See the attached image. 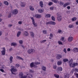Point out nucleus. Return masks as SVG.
Instances as JSON below:
<instances>
[{"label":"nucleus","mask_w":78,"mask_h":78,"mask_svg":"<svg viewBox=\"0 0 78 78\" xmlns=\"http://www.w3.org/2000/svg\"><path fill=\"white\" fill-rule=\"evenodd\" d=\"M31 19L32 20V23L33 25H34V27H37V24H36V23H35V21L34 20V18L33 17H31Z\"/></svg>","instance_id":"obj_5"},{"label":"nucleus","mask_w":78,"mask_h":78,"mask_svg":"<svg viewBox=\"0 0 78 78\" xmlns=\"http://www.w3.org/2000/svg\"><path fill=\"white\" fill-rule=\"evenodd\" d=\"M46 25H48V24H49V25H51V21L46 22Z\"/></svg>","instance_id":"obj_48"},{"label":"nucleus","mask_w":78,"mask_h":78,"mask_svg":"<svg viewBox=\"0 0 78 78\" xmlns=\"http://www.w3.org/2000/svg\"><path fill=\"white\" fill-rule=\"evenodd\" d=\"M46 68L45 66H43L42 67V69L44 71H46Z\"/></svg>","instance_id":"obj_33"},{"label":"nucleus","mask_w":78,"mask_h":78,"mask_svg":"<svg viewBox=\"0 0 78 78\" xmlns=\"http://www.w3.org/2000/svg\"><path fill=\"white\" fill-rule=\"evenodd\" d=\"M19 42L20 44H23V41L22 40H20L19 41Z\"/></svg>","instance_id":"obj_42"},{"label":"nucleus","mask_w":78,"mask_h":78,"mask_svg":"<svg viewBox=\"0 0 78 78\" xmlns=\"http://www.w3.org/2000/svg\"><path fill=\"white\" fill-rule=\"evenodd\" d=\"M63 61L64 62H68V61H69V59L67 58H64L63 59Z\"/></svg>","instance_id":"obj_31"},{"label":"nucleus","mask_w":78,"mask_h":78,"mask_svg":"<svg viewBox=\"0 0 78 78\" xmlns=\"http://www.w3.org/2000/svg\"><path fill=\"white\" fill-rule=\"evenodd\" d=\"M46 41H47V40H43L42 41H40L41 43H44V42H46Z\"/></svg>","instance_id":"obj_43"},{"label":"nucleus","mask_w":78,"mask_h":78,"mask_svg":"<svg viewBox=\"0 0 78 78\" xmlns=\"http://www.w3.org/2000/svg\"><path fill=\"white\" fill-rule=\"evenodd\" d=\"M70 50H71L70 48H68L67 49L68 51H70Z\"/></svg>","instance_id":"obj_62"},{"label":"nucleus","mask_w":78,"mask_h":78,"mask_svg":"<svg viewBox=\"0 0 78 78\" xmlns=\"http://www.w3.org/2000/svg\"><path fill=\"white\" fill-rule=\"evenodd\" d=\"M73 51L74 53H78V48H75L73 49Z\"/></svg>","instance_id":"obj_11"},{"label":"nucleus","mask_w":78,"mask_h":78,"mask_svg":"<svg viewBox=\"0 0 78 78\" xmlns=\"http://www.w3.org/2000/svg\"><path fill=\"white\" fill-rule=\"evenodd\" d=\"M54 76L56 78H59V76L56 74H54Z\"/></svg>","instance_id":"obj_26"},{"label":"nucleus","mask_w":78,"mask_h":78,"mask_svg":"<svg viewBox=\"0 0 78 78\" xmlns=\"http://www.w3.org/2000/svg\"><path fill=\"white\" fill-rule=\"evenodd\" d=\"M2 48L3 50H2L1 51L2 55H5V51H6V49H5V48L3 47Z\"/></svg>","instance_id":"obj_8"},{"label":"nucleus","mask_w":78,"mask_h":78,"mask_svg":"<svg viewBox=\"0 0 78 78\" xmlns=\"http://www.w3.org/2000/svg\"><path fill=\"white\" fill-rule=\"evenodd\" d=\"M67 9H70V6H68L67 7Z\"/></svg>","instance_id":"obj_57"},{"label":"nucleus","mask_w":78,"mask_h":78,"mask_svg":"<svg viewBox=\"0 0 78 78\" xmlns=\"http://www.w3.org/2000/svg\"><path fill=\"white\" fill-rule=\"evenodd\" d=\"M72 62H73V59L71 58L70 60H69V65L70 64H72Z\"/></svg>","instance_id":"obj_35"},{"label":"nucleus","mask_w":78,"mask_h":78,"mask_svg":"<svg viewBox=\"0 0 78 78\" xmlns=\"http://www.w3.org/2000/svg\"><path fill=\"white\" fill-rule=\"evenodd\" d=\"M44 9H38V11L40 13H42L44 12Z\"/></svg>","instance_id":"obj_18"},{"label":"nucleus","mask_w":78,"mask_h":78,"mask_svg":"<svg viewBox=\"0 0 78 78\" xmlns=\"http://www.w3.org/2000/svg\"><path fill=\"white\" fill-rule=\"evenodd\" d=\"M27 52L29 54L33 53L35 52V50L34 49H29L28 50Z\"/></svg>","instance_id":"obj_7"},{"label":"nucleus","mask_w":78,"mask_h":78,"mask_svg":"<svg viewBox=\"0 0 78 78\" xmlns=\"http://www.w3.org/2000/svg\"><path fill=\"white\" fill-rule=\"evenodd\" d=\"M11 67H12V68L11 69V73H12V74H14L13 72H16L17 69H16V67H15L14 66H11Z\"/></svg>","instance_id":"obj_2"},{"label":"nucleus","mask_w":78,"mask_h":78,"mask_svg":"<svg viewBox=\"0 0 78 78\" xmlns=\"http://www.w3.org/2000/svg\"><path fill=\"white\" fill-rule=\"evenodd\" d=\"M17 43L15 42H12L11 44V46H14V47H16V46H17Z\"/></svg>","instance_id":"obj_20"},{"label":"nucleus","mask_w":78,"mask_h":78,"mask_svg":"<svg viewBox=\"0 0 78 78\" xmlns=\"http://www.w3.org/2000/svg\"><path fill=\"white\" fill-rule=\"evenodd\" d=\"M23 76V73H22V72H21L19 74V76L20 78H27V76Z\"/></svg>","instance_id":"obj_6"},{"label":"nucleus","mask_w":78,"mask_h":78,"mask_svg":"<svg viewBox=\"0 0 78 78\" xmlns=\"http://www.w3.org/2000/svg\"><path fill=\"white\" fill-rule=\"evenodd\" d=\"M19 66H20V65H19V64H16V65L15 66V67H17V68L18 67H19Z\"/></svg>","instance_id":"obj_50"},{"label":"nucleus","mask_w":78,"mask_h":78,"mask_svg":"<svg viewBox=\"0 0 78 78\" xmlns=\"http://www.w3.org/2000/svg\"><path fill=\"white\" fill-rule=\"evenodd\" d=\"M18 23L19 24H21L22 23V21H19L18 22Z\"/></svg>","instance_id":"obj_60"},{"label":"nucleus","mask_w":78,"mask_h":78,"mask_svg":"<svg viewBox=\"0 0 78 78\" xmlns=\"http://www.w3.org/2000/svg\"><path fill=\"white\" fill-rule=\"evenodd\" d=\"M64 5V2H62V1H61L60 2V5H61V6H62V5Z\"/></svg>","instance_id":"obj_46"},{"label":"nucleus","mask_w":78,"mask_h":78,"mask_svg":"<svg viewBox=\"0 0 78 78\" xmlns=\"http://www.w3.org/2000/svg\"><path fill=\"white\" fill-rule=\"evenodd\" d=\"M75 70L76 71V72H77L78 73V69H75Z\"/></svg>","instance_id":"obj_59"},{"label":"nucleus","mask_w":78,"mask_h":78,"mask_svg":"<svg viewBox=\"0 0 78 78\" xmlns=\"http://www.w3.org/2000/svg\"><path fill=\"white\" fill-rule=\"evenodd\" d=\"M41 64V63L39 62H35V64H36V65H38V64Z\"/></svg>","instance_id":"obj_47"},{"label":"nucleus","mask_w":78,"mask_h":78,"mask_svg":"<svg viewBox=\"0 0 78 78\" xmlns=\"http://www.w3.org/2000/svg\"><path fill=\"white\" fill-rule=\"evenodd\" d=\"M68 27L69 28H72L73 27V25H69Z\"/></svg>","instance_id":"obj_40"},{"label":"nucleus","mask_w":78,"mask_h":78,"mask_svg":"<svg viewBox=\"0 0 78 78\" xmlns=\"http://www.w3.org/2000/svg\"><path fill=\"white\" fill-rule=\"evenodd\" d=\"M64 39H65V38H64V37H62V38L60 39V40L62 41H64Z\"/></svg>","instance_id":"obj_45"},{"label":"nucleus","mask_w":78,"mask_h":78,"mask_svg":"<svg viewBox=\"0 0 78 78\" xmlns=\"http://www.w3.org/2000/svg\"><path fill=\"white\" fill-rule=\"evenodd\" d=\"M2 31H0V36H2Z\"/></svg>","instance_id":"obj_61"},{"label":"nucleus","mask_w":78,"mask_h":78,"mask_svg":"<svg viewBox=\"0 0 78 78\" xmlns=\"http://www.w3.org/2000/svg\"><path fill=\"white\" fill-rule=\"evenodd\" d=\"M12 48H10V49H9V51H11V50H12Z\"/></svg>","instance_id":"obj_63"},{"label":"nucleus","mask_w":78,"mask_h":78,"mask_svg":"<svg viewBox=\"0 0 78 78\" xmlns=\"http://www.w3.org/2000/svg\"><path fill=\"white\" fill-rule=\"evenodd\" d=\"M16 58L17 59H20L21 60H22L23 61V58L19 56H16Z\"/></svg>","instance_id":"obj_28"},{"label":"nucleus","mask_w":78,"mask_h":78,"mask_svg":"<svg viewBox=\"0 0 78 78\" xmlns=\"http://www.w3.org/2000/svg\"><path fill=\"white\" fill-rule=\"evenodd\" d=\"M29 7L30 10H31V11H34V8H33V6L30 5Z\"/></svg>","instance_id":"obj_32"},{"label":"nucleus","mask_w":78,"mask_h":78,"mask_svg":"<svg viewBox=\"0 0 78 78\" xmlns=\"http://www.w3.org/2000/svg\"><path fill=\"white\" fill-rule=\"evenodd\" d=\"M70 67L72 68L73 67H75V66H78V63L77 62L73 63V64L72 63V64H70L69 65Z\"/></svg>","instance_id":"obj_4"},{"label":"nucleus","mask_w":78,"mask_h":78,"mask_svg":"<svg viewBox=\"0 0 78 78\" xmlns=\"http://www.w3.org/2000/svg\"><path fill=\"white\" fill-rule=\"evenodd\" d=\"M51 1L55 3H59V1L58 0H51Z\"/></svg>","instance_id":"obj_22"},{"label":"nucleus","mask_w":78,"mask_h":78,"mask_svg":"<svg viewBox=\"0 0 78 78\" xmlns=\"http://www.w3.org/2000/svg\"><path fill=\"white\" fill-rule=\"evenodd\" d=\"M50 10H53L54 8L53 7H51L50 8Z\"/></svg>","instance_id":"obj_54"},{"label":"nucleus","mask_w":78,"mask_h":78,"mask_svg":"<svg viewBox=\"0 0 78 78\" xmlns=\"http://www.w3.org/2000/svg\"><path fill=\"white\" fill-rule=\"evenodd\" d=\"M56 58L58 59H60L62 58V56L60 54H57L56 56Z\"/></svg>","instance_id":"obj_10"},{"label":"nucleus","mask_w":78,"mask_h":78,"mask_svg":"<svg viewBox=\"0 0 78 78\" xmlns=\"http://www.w3.org/2000/svg\"><path fill=\"white\" fill-rule=\"evenodd\" d=\"M50 36L49 37V39H51L52 38H53V34L52 33H50Z\"/></svg>","instance_id":"obj_24"},{"label":"nucleus","mask_w":78,"mask_h":78,"mask_svg":"<svg viewBox=\"0 0 78 78\" xmlns=\"http://www.w3.org/2000/svg\"><path fill=\"white\" fill-rule=\"evenodd\" d=\"M76 19H77V18H76V17H74L71 20H72V21H75L76 20Z\"/></svg>","instance_id":"obj_34"},{"label":"nucleus","mask_w":78,"mask_h":78,"mask_svg":"<svg viewBox=\"0 0 78 78\" xmlns=\"http://www.w3.org/2000/svg\"><path fill=\"white\" fill-rule=\"evenodd\" d=\"M51 25H56V23L53 21H51Z\"/></svg>","instance_id":"obj_38"},{"label":"nucleus","mask_w":78,"mask_h":78,"mask_svg":"<svg viewBox=\"0 0 78 78\" xmlns=\"http://www.w3.org/2000/svg\"><path fill=\"white\" fill-rule=\"evenodd\" d=\"M57 70H58L59 72H60L62 70V68L61 67H58L57 68Z\"/></svg>","instance_id":"obj_19"},{"label":"nucleus","mask_w":78,"mask_h":78,"mask_svg":"<svg viewBox=\"0 0 78 78\" xmlns=\"http://www.w3.org/2000/svg\"><path fill=\"white\" fill-rule=\"evenodd\" d=\"M0 71H1V72H4V70L3 69H0Z\"/></svg>","instance_id":"obj_58"},{"label":"nucleus","mask_w":78,"mask_h":78,"mask_svg":"<svg viewBox=\"0 0 78 78\" xmlns=\"http://www.w3.org/2000/svg\"><path fill=\"white\" fill-rule=\"evenodd\" d=\"M73 37H69L68 41L69 42H72L73 41Z\"/></svg>","instance_id":"obj_13"},{"label":"nucleus","mask_w":78,"mask_h":78,"mask_svg":"<svg viewBox=\"0 0 78 78\" xmlns=\"http://www.w3.org/2000/svg\"><path fill=\"white\" fill-rule=\"evenodd\" d=\"M53 2H49L48 3V5L49 6H51V5H53Z\"/></svg>","instance_id":"obj_39"},{"label":"nucleus","mask_w":78,"mask_h":78,"mask_svg":"<svg viewBox=\"0 0 78 78\" xmlns=\"http://www.w3.org/2000/svg\"><path fill=\"white\" fill-rule=\"evenodd\" d=\"M57 15L58 16L57 18V20L58 21V22H61L62 19V17L61 16H59V13H57Z\"/></svg>","instance_id":"obj_3"},{"label":"nucleus","mask_w":78,"mask_h":78,"mask_svg":"<svg viewBox=\"0 0 78 78\" xmlns=\"http://www.w3.org/2000/svg\"><path fill=\"white\" fill-rule=\"evenodd\" d=\"M63 51L65 53H67V51L66 50V49L64 48L63 50Z\"/></svg>","instance_id":"obj_52"},{"label":"nucleus","mask_w":78,"mask_h":78,"mask_svg":"<svg viewBox=\"0 0 78 78\" xmlns=\"http://www.w3.org/2000/svg\"><path fill=\"white\" fill-rule=\"evenodd\" d=\"M30 36L32 37H34V33H33V32H30Z\"/></svg>","instance_id":"obj_36"},{"label":"nucleus","mask_w":78,"mask_h":78,"mask_svg":"<svg viewBox=\"0 0 78 78\" xmlns=\"http://www.w3.org/2000/svg\"><path fill=\"white\" fill-rule=\"evenodd\" d=\"M57 68V66L56 65H54L53 66V68L54 69H56Z\"/></svg>","instance_id":"obj_49"},{"label":"nucleus","mask_w":78,"mask_h":78,"mask_svg":"<svg viewBox=\"0 0 78 78\" xmlns=\"http://www.w3.org/2000/svg\"><path fill=\"white\" fill-rule=\"evenodd\" d=\"M58 43L59 45H62V43L60 41H58Z\"/></svg>","instance_id":"obj_44"},{"label":"nucleus","mask_w":78,"mask_h":78,"mask_svg":"<svg viewBox=\"0 0 78 78\" xmlns=\"http://www.w3.org/2000/svg\"><path fill=\"white\" fill-rule=\"evenodd\" d=\"M51 19L52 20H53V21H55V17H54V16H52L51 17Z\"/></svg>","instance_id":"obj_41"},{"label":"nucleus","mask_w":78,"mask_h":78,"mask_svg":"<svg viewBox=\"0 0 78 78\" xmlns=\"http://www.w3.org/2000/svg\"><path fill=\"white\" fill-rule=\"evenodd\" d=\"M24 33L25 36H28L29 35L27 31H24Z\"/></svg>","instance_id":"obj_30"},{"label":"nucleus","mask_w":78,"mask_h":78,"mask_svg":"<svg viewBox=\"0 0 78 78\" xmlns=\"http://www.w3.org/2000/svg\"><path fill=\"white\" fill-rule=\"evenodd\" d=\"M39 5L40 6L41 8H42L43 7V6H44V4L43 3V2L42 1H40L39 2Z\"/></svg>","instance_id":"obj_17"},{"label":"nucleus","mask_w":78,"mask_h":78,"mask_svg":"<svg viewBox=\"0 0 78 78\" xmlns=\"http://www.w3.org/2000/svg\"><path fill=\"white\" fill-rule=\"evenodd\" d=\"M70 5V3L67 2L63 5V6L64 7V8H66L67 6H68V5Z\"/></svg>","instance_id":"obj_15"},{"label":"nucleus","mask_w":78,"mask_h":78,"mask_svg":"<svg viewBox=\"0 0 78 78\" xmlns=\"http://www.w3.org/2000/svg\"><path fill=\"white\" fill-rule=\"evenodd\" d=\"M57 64L58 66H60V65L62 64V61H58V62Z\"/></svg>","instance_id":"obj_27"},{"label":"nucleus","mask_w":78,"mask_h":78,"mask_svg":"<svg viewBox=\"0 0 78 78\" xmlns=\"http://www.w3.org/2000/svg\"><path fill=\"white\" fill-rule=\"evenodd\" d=\"M32 77H33V76L31 74L29 76H28V78H32Z\"/></svg>","instance_id":"obj_55"},{"label":"nucleus","mask_w":78,"mask_h":78,"mask_svg":"<svg viewBox=\"0 0 78 78\" xmlns=\"http://www.w3.org/2000/svg\"><path fill=\"white\" fill-rule=\"evenodd\" d=\"M26 4H25V2H22L21 3V7H25V6Z\"/></svg>","instance_id":"obj_16"},{"label":"nucleus","mask_w":78,"mask_h":78,"mask_svg":"<svg viewBox=\"0 0 78 78\" xmlns=\"http://www.w3.org/2000/svg\"><path fill=\"white\" fill-rule=\"evenodd\" d=\"M35 16L36 18H37L38 19H40V18H41V15L38 14H35Z\"/></svg>","instance_id":"obj_12"},{"label":"nucleus","mask_w":78,"mask_h":78,"mask_svg":"<svg viewBox=\"0 0 78 78\" xmlns=\"http://www.w3.org/2000/svg\"><path fill=\"white\" fill-rule=\"evenodd\" d=\"M50 17H51V15L50 14H46L45 16V17L46 18H49Z\"/></svg>","instance_id":"obj_21"},{"label":"nucleus","mask_w":78,"mask_h":78,"mask_svg":"<svg viewBox=\"0 0 78 78\" xmlns=\"http://www.w3.org/2000/svg\"><path fill=\"white\" fill-rule=\"evenodd\" d=\"M62 32V30H58V33H61Z\"/></svg>","instance_id":"obj_56"},{"label":"nucleus","mask_w":78,"mask_h":78,"mask_svg":"<svg viewBox=\"0 0 78 78\" xmlns=\"http://www.w3.org/2000/svg\"><path fill=\"white\" fill-rule=\"evenodd\" d=\"M75 76H76V78H78V73H77L75 74Z\"/></svg>","instance_id":"obj_53"},{"label":"nucleus","mask_w":78,"mask_h":78,"mask_svg":"<svg viewBox=\"0 0 78 78\" xmlns=\"http://www.w3.org/2000/svg\"><path fill=\"white\" fill-rule=\"evenodd\" d=\"M21 34V32L20 31H19L17 33V37H19L20 34Z\"/></svg>","instance_id":"obj_29"},{"label":"nucleus","mask_w":78,"mask_h":78,"mask_svg":"<svg viewBox=\"0 0 78 78\" xmlns=\"http://www.w3.org/2000/svg\"><path fill=\"white\" fill-rule=\"evenodd\" d=\"M9 60L10 63H12V60H13V57L12 56H10L9 58Z\"/></svg>","instance_id":"obj_23"},{"label":"nucleus","mask_w":78,"mask_h":78,"mask_svg":"<svg viewBox=\"0 0 78 78\" xmlns=\"http://www.w3.org/2000/svg\"><path fill=\"white\" fill-rule=\"evenodd\" d=\"M34 64L35 63L34 62H32L31 63L30 65V67H34L35 68H37V66L34 65Z\"/></svg>","instance_id":"obj_9"},{"label":"nucleus","mask_w":78,"mask_h":78,"mask_svg":"<svg viewBox=\"0 0 78 78\" xmlns=\"http://www.w3.org/2000/svg\"><path fill=\"white\" fill-rule=\"evenodd\" d=\"M43 34H47V30H43Z\"/></svg>","instance_id":"obj_37"},{"label":"nucleus","mask_w":78,"mask_h":78,"mask_svg":"<svg viewBox=\"0 0 78 78\" xmlns=\"http://www.w3.org/2000/svg\"><path fill=\"white\" fill-rule=\"evenodd\" d=\"M17 13H18V10L16 9H15L13 10L12 13L10 12H9L8 17L9 18H10V17H11V15H12V14H13L16 15V14H17Z\"/></svg>","instance_id":"obj_1"},{"label":"nucleus","mask_w":78,"mask_h":78,"mask_svg":"<svg viewBox=\"0 0 78 78\" xmlns=\"http://www.w3.org/2000/svg\"><path fill=\"white\" fill-rule=\"evenodd\" d=\"M76 24L77 25H78V22H76Z\"/></svg>","instance_id":"obj_64"},{"label":"nucleus","mask_w":78,"mask_h":78,"mask_svg":"<svg viewBox=\"0 0 78 78\" xmlns=\"http://www.w3.org/2000/svg\"><path fill=\"white\" fill-rule=\"evenodd\" d=\"M4 3L6 6H8V5H9V3H8V2L6 1H4Z\"/></svg>","instance_id":"obj_25"},{"label":"nucleus","mask_w":78,"mask_h":78,"mask_svg":"<svg viewBox=\"0 0 78 78\" xmlns=\"http://www.w3.org/2000/svg\"><path fill=\"white\" fill-rule=\"evenodd\" d=\"M29 72H30V73H33L34 71H33L31 69H30Z\"/></svg>","instance_id":"obj_51"},{"label":"nucleus","mask_w":78,"mask_h":78,"mask_svg":"<svg viewBox=\"0 0 78 78\" xmlns=\"http://www.w3.org/2000/svg\"><path fill=\"white\" fill-rule=\"evenodd\" d=\"M64 78H69V75L68 73H66L64 74Z\"/></svg>","instance_id":"obj_14"}]
</instances>
